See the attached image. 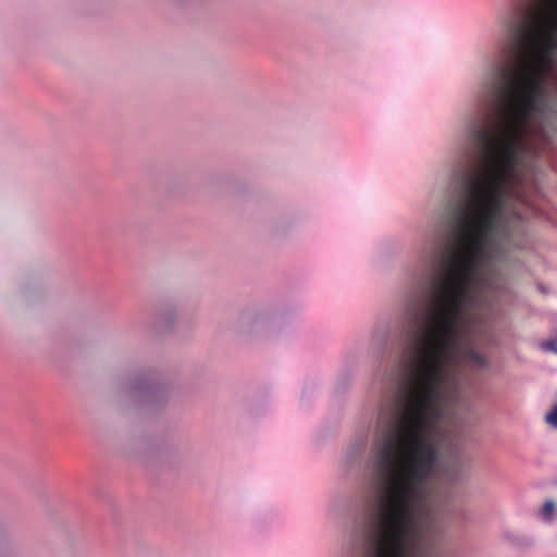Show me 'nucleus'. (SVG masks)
Wrapping results in <instances>:
<instances>
[{
  "instance_id": "1",
  "label": "nucleus",
  "mask_w": 557,
  "mask_h": 557,
  "mask_svg": "<svg viewBox=\"0 0 557 557\" xmlns=\"http://www.w3.org/2000/svg\"><path fill=\"white\" fill-rule=\"evenodd\" d=\"M121 396L136 406L158 407L168 399V389L150 370L131 374L121 383Z\"/></svg>"
},
{
  "instance_id": "2",
  "label": "nucleus",
  "mask_w": 557,
  "mask_h": 557,
  "mask_svg": "<svg viewBox=\"0 0 557 557\" xmlns=\"http://www.w3.org/2000/svg\"><path fill=\"white\" fill-rule=\"evenodd\" d=\"M268 320L269 315L264 310L250 307L238 314L234 327L238 334L248 336L260 331Z\"/></svg>"
},
{
  "instance_id": "3",
  "label": "nucleus",
  "mask_w": 557,
  "mask_h": 557,
  "mask_svg": "<svg viewBox=\"0 0 557 557\" xmlns=\"http://www.w3.org/2000/svg\"><path fill=\"white\" fill-rule=\"evenodd\" d=\"M160 323L164 324L165 327L171 329L174 326L178 318V308L174 304L163 305L157 313Z\"/></svg>"
},
{
  "instance_id": "4",
  "label": "nucleus",
  "mask_w": 557,
  "mask_h": 557,
  "mask_svg": "<svg viewBox=\"0 0 557 557\" xmlns=\"http://www.w3.org/2000/svg\"><path fill=\"white\" fill-rule=\"evenodd\" d=\"M389 325L384 322L376 323L371 333V341L380 349L384 350L389 339Z\"/></svg>"
},
{
  "instance_id": "5",
  "label": "nucleus",
  "mask_w": 557,
  "mask_h": 557,
  "mask_svg": "<svg viewBox=\"0 0 557 557\" xmlns=\"http://www.w3.org/2000/svg\"><path fill=\"white\" fill-rule=\"evenodd\" d=\"M366 447V441L362 436L356 438L347 448V450L344 454V462L347 466L354 465L358 458L360 457L361 453L363 451Z\"/></svg>"
},
{
  "instance_id": "6",
  "label": "nucleus",
  "mask_w": 557,
  "mask_h": 557,
  "mask_svg": "<svg viewBox=\"0 0 557 557\" xmlns=\"http://www.w3.org/2000/svg\"><path fill=\"white\" fill-rule=\"evenodd\" d=\"M542 519L545 522H553L557 517L556 506L553 500H546L542 507Z\"/></svg>"
},
{
  "instance_id": "7",
  "label": "nucleus",
  "mask_w": 557,
  "mask_h": 557,
  "mask_svg": "<svg viewBox=\"0 0 557 557\" xmlns=\"http://www.w3.org/2000/svg\"><path fill=\"white\" fill-rule=\"evenodd\" d=\"M545 421L553 428L557 429V405H555L553 409L546 413Z\"/></svg>"
},
{
  "instance_id": "8",
  "label": "nucleus",
  "mask_w": 557,
  "mask_h": 557,
  "mask_svg": "<svg viewBox=\"0 0 557 557\" xmlns=\"http://www.w3.org/2000/svg\"><path fill=\"white\" fill-rule=\"evenodd\" d=\"M447 516H453V517H456V518H460V519H465L466 518V513L463 510L461 509H458V510H449L447 512Z\"/></svg>"
}]
</instances>
